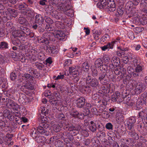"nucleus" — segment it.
I'll return each instance as SVG.
<instances>
[{"label":"nucleus","instance_id":"17","mask_svg":"<svg viewBox=\"0 0 147 147\" xmlns=\"http://www.w3.org/2000/svg\"><path fill=\"white\" fill-rule=\"evenodd\" d=\"M136 121L135 117H130L128 121L127 128H134V124Z\"/></svg>","mask_w":147,"mask_h":147},{"label":"nucleus","instance_id":"47","mask_svg":"<svg viewBox=\"0 0 147 147\" xmlns=\"http://www.w3.org/2000/svg\"><path fill=\"white\" fill-rule=\"evenodd\" d=\"M49 102L53 106L58 105L59 104V100L55 99V98L50 99L49 100Z\"/></svg>","mask_w":147,"mask_h":147},{"label":"nucleus","instance_id":"57","mask_svg":"<svg viewBox=\"0 0 147 147\" xmlns=\"http://www.w3.org/2000/svg\"><path fill=\"white\" fill-rule=\"evenodd\" d=\"M110 38V36L107 34H105L101 38V41L104 42L108 40Z\"/></svg>","mask_w":147,"mask_h":147},{"label":"nucleus","instance_id":"64","mask_svg":"<svg viewBox=\"0 0 147 147\" xmlns=\"http://www.w3.org/2000/svg\"><path fill=\"white\" fill-rule=\"evenodd\" d=\"M100 70L103 71H106L108 69L107 65L105 64H102L100 67Z\"/></svg>","mask_w":147,"mask_h":147},{"label":"nucleus","instance_id":"20","mask_svg":"<svg viewBox=\"0 0 147 147\" xmlns=\"http://www.w3.org/2000/svg\"><path fill=\"white\" fill-rule=\"evenodd\" d=\"M64 123H63L61 122L57 125L54 124L52 126L53 130L56 132H59L61 130V128L64 127Z\"/></svg>","mask_w":147,"mask_h":147},{"label":"nucleus","instance_id":"60","mask_svg":"<svg viewBox=\"0 0 147 147\" xmlns=\"http://www.w3.org/2000/svg\"><path fill=\"white\" fill-rule=\"evenodd\" d=\"M107 77L109 79H113L114 78L113 75V71H108L106 73Z\"/></svg>","mask_w":147,"mask_h":147},{"label":"nucleus","instance_id":"22","mask_svg":"<svg viewBox=\"0 0 147 147\" xmlns=\"http://www.w3.org/2000/svg\"><path fill=\"white\" fill-rule=\"evenodd\" d=\"M39 132L37 130L35 129H32L31 131L30 134V135L35 140L36 139V138H37L39 135Z\"/></svg>","mask_w":147,"mask_h":147},{"label":"nucleus","instance_id":"62","mask_svg":"<svg viewBox=\"0 0 147 147\" xmlns=\"http://www.w3.org/2000/svg\"><path fill=\"white\" fill-rule=\"evenodd\" d=\"M78 112V111L76 110H73L70 113V115L73 117L77 118Z\"/></svg>","mask_w":147,"mask_h":147},{"label":"nucleus","instance_id":"46","mask_svg":"<svg viewBox=\"0 0 147 147\" xmlns=\"http://www.w3.org/2000/svg\"><path fill=\"white\" fill-rule=\"evenodd\" d=\"M124 9L123 7L119 8L117 9V12L115 14V16L117 17L121 16L124 13Z\"/></svg>","mask_w":147,"mask_h":147},{"label":"nucleus","instance_id":"10","mask_svg":"<svg viewBox=\"0 0 147 147\" xmlns=\"http://www.w3.org/2000/svg\"><path fill=\"white\" fill-rule=\"evenodd\" d=\"M86 103V99L84 97H81L76 100V106L78 108H83L85 109L84 107Z\"/></svg>","mask_w":147,"mask_h":147},{"label":"nucleus","instance_id":"28","mask_svg":"<svg viewBox=\"0 0 147 147\" xmlns=\"http://www.w3.org/2000/svg\"><path fill=\"white\" fill-rule=\"evenodd\" d=\"M97 124L94 123L93 121H91L88 127L89 129L93 132L95 131L97 129Z\"/></svg>","mask_w":147,"mask_h":147},{"label":"nucleus","instance_id":"1","mask_svg":"<svg viewBox=\"0 0 147 147\" xmlns=\"http://www.w3.org/2000/svg\"><path fill=\"white\" fill-rule=\"evenodd\" d=\"M47 116L44 117L42 116L41 114L38 115V121L41 122L39 125L37 127V130L40 134L45 136H48L49 134V132L47 128L49 127V125L47 122Z\"/></svg>","mask_w":147,"mask_h":147},{"label":"nucleus","instance_id":"31","mask_svg":"<svg viewBox=\"0 0 147 147\" xmlns=\"http://www.w3.org/2000/svg\"><path fill=\"white\" fill-rule=\"evenodd\" d=\"M22 77L24 80L29 81L33 80L34 79L32 76L28 73L24 74L23 75Z\"/></svg>","mask_w":147,"mask_h":147},{"label":"nucleus","instance_id":"58","mask_svg":"<svg viewBox=\"0 0 147 147\" xmlns=\"http://www.w3.org/2000/svg\"><path fill=\"white\" fill-rule=\"evenodd\" d=\"M133 23L134 24L137 25H140V22L139 17H136L134 18L133 21Z\"/></svg>","mask_w":147,"mask_h":147},{"label":"nucleus","instance_id":"61","mask_svg":"<svg viewBox=\"0 0 147 147\" xmlns=\"http://www.w3.org/2000/svg\"><path fill=\"white\" fill-rule=\"evenodd\" d=\"M109 86H110V85H109ZM102 90L104 91V92L105 94L109 93L110 91L109 86H104L103 87H102Z\"/></svg>","mask_w":147,"mask_h":147},{"label":"nucleus","instance_id":"48","mask_svg":"<svg viewBox=\"0 0 147 147\" xmlns=\"http://www.w3.org/2000/svg\"><path fill=\"white\" fill-rule=\"evenodd\" d=\"M140 100H138L136 104V109L139 110L142 108V105L144 104Z\"/></svg>","mask_w":147,"mask_h":147},{"label":"nucleus","instance_id":"15","mask_svg":"<svg viewBox=\"0 0 147 147\" xmlns=\"http://www.w3.org/2000/svg\"><path fill=\"white\" fill-rule=\"evenodd\" d=\"M22 13L29 17H32L34 16L33 11L28 7L22 11Z\"/></svg>","mask_w":147,"mask_h":147},{"label":"nucleus","instance_id":"56","mask_svg":"<svg viewBox=\"0 0 147 147\" xmlns=\"http://www.w3.org/2000/svg\"><path fill=\"white\" fill-rule=\"evenodd\" d=\"M12 113H13V114L14 117L18 118H20V113L18 109L17 110H13V111H12Z\"/></svg>","mask_w":147,"mask_h":147},{"label":"nucleus","instance_id":"7","mask_svg":"<svg viewBox=\"0 0 147 147\" xmlns=\"http://www.w3.org/2000/svg\"><path fill=\"white\" fill-rule=\"evenodd\" d=\"M136 127L137 130L141 134L143 135H146V129L145 127L143 122L141 121L137 123Z\"/></svg>","mask_w":147,"mask_h":147},{"label":"nucleus","instance_id":"37","mask_svg":"<svg viewBox=\"0 0 147 147\" xmlns=\"http://www.w3.org/2000/svg\"><path fill=\"white\" fill-rule=\"evenodd\" d=\"M103 61L102 59L98 58L95 62V67L96 68L100 67L103 64Z\"/></svg>","mask_w":147,"mask_h":147},{"label":"nucleus","instance_id":"36","mask_svg":"<svg viewBox=\"0 0 147 147\" xmlns=\"http://www.w3.org/2000/svg\"><path fill=\"white\" fill-rule=\"evenodd\" d=\"M12 36L13 37H15L16 38H19L23 34L20 31H19L17 30L13 31L12 32Z\"/></svg>","mask_w":147,"mask_h":147},{"label":"nucleus","instance_id":"3","mask_svg":"<svg viewBox=\"0 0 147 147\" xmlns=\"http://www.w3.org/2000/svg\"><path fill=\"white\" fill-rule=\"evenodd\" d=\"M45 24L43 17L40 14L36 15L34 18V21L33 23L32 28L34 29L37 28H44Z\"/></svg>","mask_w":147,"mask_h":147},{"label":"nucleus","instance_id":"63","mask_svg":"<svg viewBox=\"0 0 147 147\" xmlns=\"http://www.w3.org/2000/svg\"><path fill=\"white\" fill-rule=\"evenodd\" d=\"M35 65L36 67L40 70H42V68L44 67L45 66V65L43 64L38 62L35 63Z\"/></svg>","mask_w":147,"mask_h":147},{"label":"nucleus","instance_id":"12","mask_svg":"<svg viewBox=\"0 0 147 147\" xmlns=\"http://www.w3.org/2000/svg\"><path fill=\"white\" fill-rule=\"evenodd\" d=\"M145 0H142L140 3V10L144 13L143 15L147 16V4Z\"/></svg>","mask_w":147,"mask_h":147},{"label":"nucleus","instance_id":"11","mask_svg":"<svg viewBox=\"0 0 147 147\" xmlns=\"http://www.w3.org/2000/svg\"><path fill=\"white\" fill-rule=\"evenodd\" d=\"M46 51L50 54L56 55L58 53L59 49L57 47L51 45L47 47Z\"/></svg>","mask_w":147,"mask_h":147},{"label":"nucleus","instance_id":"25","mask_svg":"<svg viewBox=\"0 0 147 147\" xmlns=\"http://www.w3.org/2000/svg\"><path fill=\"white\" fill-rule=\"evenodd\" d=\"M120 59L118 57H113L111 60V62L113 64L114 66L117 67L119 66L120 64Z\"/></svg>","mask_w":147,"mask_h":147},{"label":"nucleus","instance_id":"6","mask_svg":"<svg viewBox=\"0 0 147 147\" xmlns=\"http://www.w3.org/2000/svg\"><path fill=\"white\" fill-rule=\"evenodd\" d=\"M146 88L145 84L139 82L138 83L136 86L134 91L135 93L137 94H140L142 92L144 91Z\"/></svg>","mask_w":147,"mask_h":147},{"label":"nucleus","instance_id":"41","mask_svg":"<svg viewBox=\"0 0 147 147\" xmlns=\"http://www.w3.org/2000/svg\"><path fill=\"white\" fill-rule=\"evenodd\" d=\"M13 136L12 134H7L6 135V137L7 139V141L8 142L9 141V142H8L7 143V144H8L9 146H11L13 144V142L11 141V138Z\"/></svg>","mask_w":147,"mask_h":147},{"label":"nucleus","instance_id":"59","mask_svg":"<svg viewBox=\"0 0 147 147\" xmlns=\"http://www.w3.org/2000/svg\"><path fill=\"white\" fill-rule=\"evenodd\" d=\"M45 28L47 31H53L54 29L52 24H47L45 27Z\"/></svg>","mask_w":147,"mask_h":147},{"label":"nucleus","instance_id":"43","mask_svg":"<svg viewBox=\"0 0 147 147\" xmlns=\"http://www.w3.org/2000/svg\"><path fill=\"white\" fill-rule=\"evenodd\" d=\"M90 85L83 86V89L87 94L90 93L92 92V88Z\"/></svg>","mask_w":147,"mask_h":147},{"label":"nucleus","instance_id":"42","mask_svg":"<svg viewBox=\"0 0 147 147\" xmlns=\"http://www.w3.org/2000/svg\"><path fill=\"white\" fill-rule=\"evenodd\" d=\"M86 113L85 112L83 113H82L78 112L77 118L81 119H83L85 116H86L89 114V113H88L87 110H86Z\"/></svg>","mask_w":147,"mask_h":147},{"label":"nucleus","instance_id":"8","mask_svg":"<svg viewBox=\"0 0 147 147\" xmlns=\"http://www.w3.org/2000/svg\"><path fill=\"white\" fill-rule=\"evenodd\" d=\"M129 130L127 131V133L128 136L132 138L135 140H137L139 138L138 134L136 132L135 129L134 128H127Z\"/></svg>","mask_w":147,"mask_h":147},{"label":"nucleus","instance_id":"16","mask_svg":"<svg viewBox=\"0 0 147 147\" xmlns=\"http://www.w3.org/2000/svg\"><path fill=\"white\" fill-rule=\"evenodd\" d=\"M55 36V41L56 39L58 40H63L65 39L66 36L65 34L62 32H57L56 33Z\"/></svg>","mask_w":147,"mask_h":147},{"label":"nucleus","instance_id":"49","mask_svg":"<svg viewBox=\"0 0 147 147\" xmlns=\"http://www.w3.org/2000/svg\"><path fill=\"white\" fill-rule=\"evenodd\" d=\"M64 14L67 16L71 17H73L74 15L73 11L71 9H67L64 11Z\"/></svg>","mask_w":147,"mask_h":147},{"label":"nucleus","instance_id":"32","mask_svg":"<svg viewBox=\"0 0 147 147\" xmlns=\"http://www.w3.org/2000/svg\"><path fill=\"white\" fill-rule=\"evenodd\" d=\"M0 49L2 50H4L9 49V44L6 42L2 41L0 42Z\"/></svg>","mask_w":147,"mask_h":147},{"label":"nucleus","instance_id":"19","mask_svg":"<svg viewBox=\"0 0 147 147\" xmlns=\"http://www.w3.org/2000/svg\"><path fill=\"white\" fill-rule=\"evenodd\" d=\"M21 89H27L28 90H33L34 89V86L30 82H28L24 84L21 86Z\"/></svg>","mask_w":147,"mask_h":147},{"label":"nucleus","instance_id":"2","mask_svg":"<svg viewBox=\"0 0 147 147\" xmlns=\"http://www.w3.org/2000/svg\"><path fill=\"white\" fill-rule=\"evenodd\" d=\"M3 21L7 22L10 20V16L16 18L18 15L17 11L14 9L7 7L6 9L3 10L2 13Z\"/></svg>","mask_w":147,"mask_h":147},{"label":"nucleus","instance_id":"18","mask_svg":"<svg viewBox=\"0 0 147 147\" xmlns=\"http://www.w3.org/2000/svg\"><path fill=\"white\" fill-rule=\"evenodd\" d=\"M123 101L124 103L129 106L133 105L134 103L132 100H131L129 95H125Z\"/></svg>","mask_w":147,"mask_h":147},{"label":"nucleus","instance_id":"5","mask_svg":"<svg viewBox=\"0 0 147 147\" xmlns=\"http://www.w3.org/2000/svg\"><path fill=\"white\" fill-rule=\"evenodd\" d=\"M84 78L86 79V82L87 85L94 88H96L98 86L99 82L98 79L96 78H93L88 74L86 78Z\"/></svg>","mask_w":147,"mask_h":147},{"label":"nucleus","instance_id":"44","mask_svg":"<svg viewBox=\"0 0 147 147\" xmlns=\"http://www.w3.org/2000/svg\"><path fill=\"white\" fill-rule=\"evenodd\" d=\"M64 127H65V128L67 129V130L70 131H73L75 129H76V127L73 126L72 125H69V124L67 125L65 123L64 124Z\"/></svg>","mask_w":147,"mask_h":147},{"label":"nucleus","instance_id":"30","mask_svg":"<svg viewBox=\"0 0 147 147\" xmlns=\"http://www.w3.org/2000/svg\"><path fill=\"white\" fill-rule=\"evenodd\" d=\"M17 58H18L19 60L21 61L22 62H25L27 60L24 56V54L21 52H20L18 54Z\"/></svg>","mask_w":147,"mask_h":147},{"label":"nucleus","instance_id":"9","mask_svg":"<svg viewBox=\"0 0 147 147\" xmlns=\"http://www.w3.org/2000/svg\"><path fill=\"white\" fill-rule=\"evenodd\" d=\"M6 105L7 106H10L13 110H17L19 109V105L10 98H6Z\"/></svg>","mask_w":147,"mask_h":147},{"label":"nucleus","instance_id":"53","mask_svg":"<svg viewBox=\"0 0 147 147\" xmlns=\"http://www.w3.org/2000/svg\"><path fill=\"white\" fill-rule=\"evenodd\" d=\"M66 136L69 139V140L70 141H72L74 139V138L73 136L72 135V133L71 132V133H69V132H67L65 133Z\"/></svg>","mask_w":147,"mask_h":147},{"label":"nucleus","instance_id":"13","mask_svg":"<svg viewBox=\"0 0 147 147\" xmlns=\"http://www.w3.org/2000/svg\"><path fill=\"white\" fill-rule=\"evenodd\" d=\"M108 3L104 9H107L110 11H114L116 9V5L113 0H111Z\"/></svg>","mask_w":147,"mask_h":147},{"label":"nucleus","instance_id":"14","mask_svg":"<svg viewBox=\"0 0 147 147\" xmlns=\"http://www.w3.org/2000/svg\"><path fill=\"white\" fill-rule=\"evenodd\" d=\"M54 14V17L57 20H65L66 18V16L64 13L61 12H58L56 11H55Z\"/></svg>","mask_w":147,"mask_h":147},{"label":"nucleus","instance_id":"54","mask_svg":"<svg viewBox=\"0 0 147 147\" xmlns=\"http://www.w3.org/2000/svg\"><path fill=\"white\" fill-rule=\"evenodd\" d=\"M134 30L136 32L139 33L143 31L144 30V28L141 27H137L134 28Z\"/></svg>","mask_w":147,"mask_h":147},{"label":"nucleus","instance_id":"21","mask_svg":"<svg viewBox=\"0 0 147 147\" xmlns=\"http://www.w3.org/2000/svg\"><path fill=\"white\" fill-rule=\"evenodd\" d=\"M12 5L11 4H9L8 3L4 2L3 3H0V13H2L3 9L5 7L7 8L8 7H11Z\"/></svg>","mask_w":147,"mask_h":147},{"label":"nucleus","instance_id":"51","mask_svg":"<svg viewBox=\"0 0 147 147\" xmlns=\"http://www.w3.org/2000/svg\"><path fill=\"white\" fill-rule=\"evenodd\" d=\"M140 25H145L147 23V19L145 17H139Z\"/></svg>","mask_w":147,"mask_h":147},{"label":"nucleus","instance_id":"35","mask_svg":"<svg viewBox=\"0 0 147 147\" xmlns=\"http://www.w3.org/2000/svg\"><path fill=\"white\" fill-rule=\"evenodd\" d=\"M106 73L104 72L100 73L99 74L98 80L100 81H101L103 80H106Z\"/></svg>","mask_w":147,"mask_h":147},{"label":"nucleus","instance_id":"55","mask_svg":"<svg viewBox=\"0 0 147 147\" xmlns=\"http://www.w3.org/2000/svg\"><path fill=\"white\" fill-rule=\"evenodd\" d=\"M97 128L98 129V130L100 131V132H102L101 133L103 135L105 134V133L104 132H102V131H103L105 129V127L103 125H100L99 124L98 125H97Z\"/></svg>","mask_w":147,"mask_h":147},{"label":"nucleus","instance_id":"52","mask_svg":"<svg viewBox=\"0 0 147 147\" xmlns=\"http://www.w3.org/2000/svg\"><path fill=\"white\" fill-rule=\"evenodd\" d=\"M119 71L120 73H121V74L120 75L121 78H123V76L126 73V69L125 68L123 67H120L119 68Z\"/></svg>","mask_w":147,"mask_h":147},{"label":"nucleus","instance_id":"4","mask_svg":"<svg viewBox=\"0 0 147 147\" xmlns=\"http://www.w3.org/2000/svg\"><path fill=\"white\" fill-rule=\"evenodd\" d=\"M50 41H55V34L53 33L48 32L44 33L39 40L40 42L47 45L49 43Z\"/></svg>","mask_w":147,"mask_h":147},{"label":"nucleus","instance_id":"27","mask_svg":"<svg viewBox=\"0 0 147 147\" xmlns=\"http://www.w3.org/2000/svg\"><path fill=\"white\" fill-rule=\"evenodd\" d=\"M7 127L9 129H11L8 124L7 121H5L0 120V128Z\"/></svg>","mask_w":147,"mask_h":147},{"label":"nucleus","instance_id":"45","mask_svg":"<svg viewBox=\"0 0 147 147\" xmlns=\"http://www.w3.org/2000/svg\"><path fill=\"white\" fill-rule=\"evenodd\" d=\"M11 42L14 45L16 46L18 45L20 43L19 38L13 36L12 37Z\"/></svg>","mask_w":147,"mask_h":147},{"label":"nucleus","instance_id":"29","mask_svg":"<svg viewBox=\"0 0 147 147\" xmlns=\"http://www.w3.org/2000/svg\"><path fill=\"white\" fill-rule=\"evenodd\" d=\"M90 69H91V73L92 76L94 77H97L98 75V69L94 66H91Z\"/></svg>","mask_w":147,"mask_h":147},{"label":"nucleus","instance_id":"40","mask_svg":"<svg viewBox=\"0 0 147 147\" xmlns=\"http://www.w3.org/2000/svg\"><path fill=\"white\" fill-rule=\"evenodd\" d=\"M147 96L146 94H142V96L140 99H139L138 100H140L141 102L144 104H146L147 105Z\"/></svg>","mask_w":147,"mask_h":147},{"label":"nucleus","instance_id":"50","mask_svg":"<svg viewBox=\"0 0 147 147\" xmlns=\"http://www.w3.org/2000/svg\"><path fill=\"white\" fill-rule=\"evenodd\" d=\"M89 65L88 63L87 62H84L82 64L81 68L82 70H86L89 69Z\"/></svg>","mask_w":147,"mask_h":147},{"label":"nucleus","instance_id":"26","mask_svg":"<svg viewBox=\"0 0 147 147\" xmlns=\"http://www.w3.org/2000/svg\"><path fill=\"white\" fill-rule=\"evenodd\" d=\"M120 95V93L118 91L116 92L115 94H113L111 96V100L113 102H115L117 101V99Z\"/></svg>","mask_w":147,"mask_h":147},{"label":"nucleus","instance_id":"33","mask_svg":"<svg viewBox=\"0 0 147 147\" xmlns=\"http://www.w3.org/2000/svg\"><path fill=\"white\" fill-rule=\"evenodd\" d=\"M18 21L20 24L24 25L26 26L28 24V21L23 17H20L19 18Z\"/></svg>","mask_w":147,"mask_h":147},{"label":"nucleus","instance_id":"23","mask_svg":"<svg viewBox=\"0 0 147 147\" xmlns=\"http://www.w3.org/2000/svg\"><path fill=\"white\" fill-rule=\"evenodd\" d=\"M116 42V41L114 40L111 42L108 43L107 45H104V46L101 47L102 50L103 51H105L106 49L108 48L113 49V48L114 44Z\"/></svg>","mask_w":147,"mask_h":147},{"label":"nucleus","instance_id":"39","mask_svg":"<svg viewBox=\"0 0 147 147\" xmlns=\"http://www.w3.org/2000/svg\"><path fill=\"white\" fill-rule=\"evenodd\" d=\"M110 1L111 0H100V8L101 9H104Z\"/></svg>","mask_w":147,"mask_h":147},{"label":"nucleus","instance_id":"34","mask_svg":"<svg viewBox=\"0 0 147 147\" xmlns=\"http://www.w3.org/2000/svg\"><path fill=\"white\" fill-rule=\"evenodd\" d=\"M35 140L38 143H44L46 142V139L45 137L39 135L37 138H36Z\"/></svg>","mask_w":147,"mask_h":147},{"label":"nucleus","instance_id":"24","mask_svg":"<svg viewBox=\"0 0 147 147\" xmlns=\"http://www.w3.org/2000/svg\"><path fill=\"white\" fill-rule=\"evenodd\" d=\"M26 95L24 94L20 93L19 99L18 100L19 102L21 104H24L26 103Z\"/></svg>","mask_w":147,"mask_h":147},{"label":"nucleus","instance_id":"38","mask_svg":"<svg viewBox=\"0 0 147 147\" xmlns=\"http://www.w3.org/2000/svg\"><path fill=\"white\" fill-rule=\"evenodd\" d=\"M124 121V116L122 113H119L116 117V121L118 123H120Z\"/></svg>","mask_w":147,"mask_h":147}]
</instances>
